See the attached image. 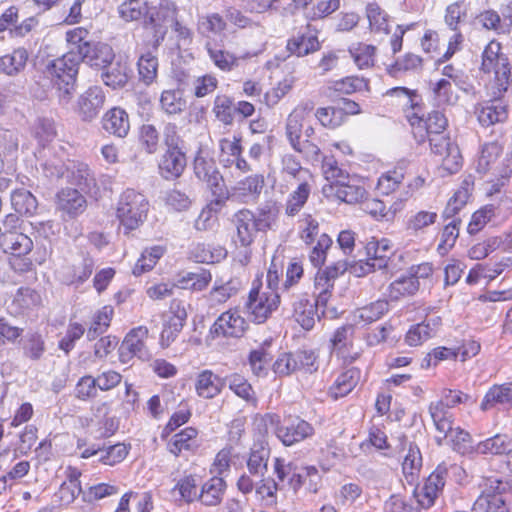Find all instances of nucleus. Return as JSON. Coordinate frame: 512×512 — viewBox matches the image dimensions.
Masks as SVG:
<instances>
[{"instance_id":"f257e3e1","label":"nucleus","mask_w":512,"mask_h":512,"mask_svg":"<svg viewBox=\"0 0 512 512\" xmlns=\"http://www.w3.org/2000/svg\"><path fill=\"white\" fill-rule=\"evenodd\" d=\"M278 214L271 207H263L255 212L249 209L239 210L234 215L237 239L241 246L251 245L258 232L272 230L277 223Z\"/></svg>"},{"instance_id":"f03ea898","label":"nucleus","mask_w":512,"mask_h":512,"mask_svg":"<svg viewBox=\"0 0 512 512\" xmlns=\"http://www.w3.org/2000/svg\"><path fill=\"white\" fill-rule=\"evenodd\" d=\"M149 211L146 197L133 189L125 190L118 201L116 215L124 232L137 229L145 221Z\"/></svg>"},{"instance_id":"7ed1b4c3","label":"nucleus","mask_w":512,"mask_h":512,"mask_svg":"<svg viewBox=\"0 0 512 512\" xmlns=\"http://www.w3.org/2000/svg\"><path fill=\"white\" fill-rule=\"evenodd\" d=\"M264 421L284 446L298 444L311 438L315 433L314 427L299 417L289 416L281 421L277 414H266Z\"/></svg>"},{"instance_id":"20e7f679","label":"nucleus","mask_w":512,"mask_h":512,"mask_svg":"<svg viewBox=\"0 0 512 512\" xmlns=\"http://www.w3.org/2000/svg\"><path fill=\"white\" fill-rule=\"evenodd\" d=\"M79 57L74 52H68L55 59L48 66V73L59 92V98L63 102H69L76 83L78 74Z\"/></svg>"},{"instance_id":"39448f33","label":"nucleus","mask_w":512,"mask_h":512,"mask_svg":"<svg viewBox=\"0 0 512 512\" xmlns=\"http://www.w3.org/2000/svg\"><path fill=\"white\" fill-rule=\"evenodd\" d=\"M480 495L473 506V512H507L502 493L507 484L495 476L483 477L478 484Z\"/></svg>"},{"instance_id":"423d86ee","label":"nucleus","mask_w":512,"mask_h":512,"mask_svg":"<svg viewBox=\"0 0 512 512\" xmlns=\"http://www.w3.org/2000/svg\"><path fill=\"white\" fill-rule=\"evenodd\" d=\"M280 304V293L263 290L261 283L253 282L248 295L246 308L252 320L256 323L265 322L268 317L278 308Z\"/></svg>"},{"instance_id":"0eeeda50","label":"nucleus","mask_w":512,"mask_h":512,"mask_svg":"<svg viewBox=\"0 0 512 512\" xmlns=\"http://www.w3.org/2000/svg\"><path fill=\"white\" fill-rule=\"evenodd\" d=\"M481 69L485 73H494L495 85L499 92L506 91L509 85L510 66L507 57L501 53L499 42L491 41L482 55Z\"/></svg>"},{"instance_id":"6e6552de","label":"nucleus","mask_w":512,"mask_h":512,"mask_svg":"<svg viewBox=\"0 0 512 512\" xmlns=\"http://www.w3.org/2000/svg\"><path fill=\"white\" fill-rule=\"evenodd\" d=\"M391 249V242L388 239L370 241L366 245L368 255L367 261H359L352 267L356 276L360 277L375 270L392 271L391 259L387 252Z\"/></svg>"},{"instance_id":"1a4fd4ad","label":"nucleus","mask_w":512,"mask_h":512,"mask_svg":"<svg viewBox=\"0 0 512 512\" xmlns=\"http://www.w3.org/2000/svg\"><path fill=\"white\" fill-rule=\"evenodd\" d=\"M470 399L468 394L461 391H445L442 398L429 405L428 411L437 431L449 430V422H453V414L450 408L465 403Z\"/></svg>"},{"instance_id":"9d476101","label":"nucleus","mask_w":512,"mask_h":512,"mask_svg":"<svg viewBox=\"0 0 512 512\" xmlns=\"http://www.w3.org/2000/svg\"><path fill=\"white\" fill-rule=\"evenodd\" d=\"M316 355L312 351L298 350L296 352H285L278 356L273 363L272 369L278 376H288L292 373L303 370L312 373L317 370L315 366Z\"/></svg>"},{"instance_id":"9b49d317","label":"nucleus","mask_w":512,"mask_h":512,"mask_svg":"<svg viewBox=\"0 0 512 512\" xmlns=\"http://www.w3.org/2000/svg\"><path fill=\"white\" fill-rule=\"evenodd\" d=\"M274 472L282 486L287 485L297 492L306 482L307 477L319 478L318 470L314 466L297 467L294 463H285L277 458L274 463Z\"/></svg>"},{"instance_id":"f8f14e48","label":"nucleus","mask_w":512,"mask_h":512,"mask_svg":"<svg viewBox=\"0 0 512 512\" xmlns=\"http://www.w3.org/2000/svg\"><path fill=\"white\" fill-rule=\"evenodd\" d=\"M148 338V328L138 326L133 328L124 338L119 348V359L122 363H128L133 357L140 360H149L151 355L146 347L145 340Z\"/></svg>"},{"instance_id":"ddd939ff","label":"nucleus","mask_w":512,"mask_h":512,"mask_svg":"<svg viewBox=\"0 0 512 512\" xmlns=\"http://www.w3.org/2000/svg\"><path fill=\"white\" fill-rule=\"evenodd\" d=\"M431 150L441 157V164L444 170L449 173L457 172L462 165V156L458 146L444 134L428 138Z\"/></svg>"},{"instance_id":"4468645a","label":"nucleus","mask_w":512,"mask_h":512,"mask_svg":"<svg viewBox=\"0 0 512 512\" xmlns=\"http://www.w3.org/2000/svg\"><path fill=\"white\" fill-rule=\"evenodd\" d=\"M448 469L445 465H438L437 468L429 475L424 486L415 492L418 506L420 508H429L434 504L435 499L442 491Z\"/></svg>"},{"instance_id":"2eb2a0df","label":"nucleus","mask_w":512,"mask_h":512,"mask_svg":"<svg viewBox=\"0 0 512 512\" xmlns=\"http://www.w3.org/2000/svg\"><path fill=\"white\" fill-rule=\"evenodd\" d=\"M247 327L246 320L237 310L223 312L210 329L213 337H241Z\"/></svg>"},{"instance_id":"dca6fc26","label":"nucleus","mask_w":512,"mask_h":512,"mask_svg":"<svg viewBox=\"0 0 512 512\" xmlns=\"http://www.w3.org/2000/svg\"><path fill=\"white\" fill-rule=\"evenodd\" d=\"M177 9L173 2L169 0H161L157 7L148 8L146 23L152 25L155 29L156 36L159 39H163L167 27L171 26L176 20Z\"/></svg>"},{"instance_id":"f3484780","label":"nucleus","mask_w":512,"mask_h":512,"mask_svg":"<svg viewBox=\"0 0 512 512\" xmlns=\"http://www.w3.org/2000/svg\"><path fill=\"white\" fill-rule=\"evenodd\" d=\"M437 432L435 440L439 446L447 444L462 455L476 452V446L473 445L470 434L460 427H453V422H449V430Z\"/></svg>"},{"instance_id":"a211bd4d","label":"nucleus","mask_w":512,"mask_h":512,"mask_svg":"<svg viewBox=\"0 0 512 512\" xmlns=\"http://www.w3.org/2000/svg\"><path fill=\"white\" fill-rule=\"evenodd\" d=\"M79 61L95 69H103L114 61L115 53L112 47L103 42L92 41L90 44L84 45L82 53L77 55Z\"/></svg>"},{"instance_id":"6ab92c4d","label":"nucleus","mask_w":512,"mask_h":512,"mask_svg":"<svg viewBox=\"0 0 512 512\" xmlns=\"http://www.w3.org/2000/svg\"><path fill=\"white\" fill-rule=\"evenodd\" d=\"M313 106L310 103H302L296 106L288 115L285 125V134L292 148H296L300 143L304 124L310 115Z\"/></svg>"},{"instance_id":"aec40b11","label":"nucleus","mask_w":512,"mask_h":512,"mask_svg":"<svg viewBox=\"0 0 512 512\" xmlns=\"http://www.w3.org/2000/svg\"><path fill=\"white\" fill-rule=\"evenodd\" d=\"M105 102L104 92L100 87L94 86L80 95L77 102V113L83 121L90 122L95 119Z\"/></svg>"},{"instance_id":"412c9836","label":"nucleus","mask_w":512,"mask_h":512,"mask_svg":"<svg viewBox=\"0 0 512 512\" xmlns=\"http://www.w3.org/2000/svg\"><path fill=\"white\" fill-rule=\"evenodd\" d=\"M56 208L63 217L74 218L85 211L86 199L78 190L65 188L57 194Z\"/></svg>"},{"instance_id":"4be33fe9","label":"nucleus","mask_w":512,"mask_h":512,"mask_svg":"<svg viewBox=\"0 0 512 512\" xmlns=\"http://www.w3.org/2000/svg\"><path fill=\"white\" fill-rule=\"evenodd\" d=\"M354 329L351 325L339 327L335 330L331 338L332 349L338 356L350 362L355 361L360 352L353 349Z\"/></svg>"},{"instance_id":"5701e85b","label":"nucleus","mask_w":512,"mask_h":512,"mask_svg":"<svg viewBox=\"0 0 512 512\" xmlns=\"http://www.w3.org/2000/svg\"><path fill=\"white\" fill-rule=\"evenodd\" d=\"M0 246L3 252L20 257L29 254L34 243L28 235L22 232L5 231L0 234Z\"/></svg>"},{"instance_id":"b1692460","label":"nucleus","mask_w":512,"mask_h":512,"mask_svg":"<svg viewBox=\"0 0 512 512\" xmlns=\"http://www.w3.org/2000/svg\"><path fill=\"white\" fill-rule=\"evenodd\" d=\"M475 113L479 123L484 127L504 122L508 117L507 106L497 99L479 104Z\"/></svg>"},{"instance_id":"393cba45","label":"nucleus","mask_w":512,"mask_h":512,"mask_svg":"<svg viewBox=\"0 0 512 512\" xmlns=\"http://www.w3.org/2000/svg\"><path fill=\"white\" fill-rule=\"evenodd\" d=\"M185 167L186 156L181 148L166 149L159 162V169L165 179L180 177Z\"/></svg>"},{"instance_id":"a878e982","label":"nucleus","mask_w":512,"mask_h":512,"mask_svg":"<svg viewBox=\"0 0 512 512\" xmlns=\"http://www.w3.org/2000/svg\"><path fill=\"white\" fill-rule=\"evenodd\" d=\"M102 127L106 132L123 138L130 130L129 116L124 109L114 107L104 114Z\"/></svg>"},{"instance_id":"bb28decb","label":"nucleus","mask_w":512,"mask_h":512,"mask_svg":"<svg viewBox=\"0 0 512 512\" xmlns=\"http://www.w3.org/2000/svg\"><path fill=\"white\" fill-rule=\"evenodd\" d=\"M447 123V118L440 111H433L429 113L426 119L415 116L411 120V124L414 127V133L420 134V136L423 137L421 132L426 131L428 138L436 135H442L447 127Z\"/></svg>"},{"instance_id":"cd10ccee","label":"nucleus","mask_w":512,"mask_h":512,"mask_svg":"<svg viewBox=\"0 0 512 512\" xmlns=\"http://www.w3.org/2000/svg\"><path fill=\"white\" fill-rule=\"evenodd\" d=\"M286 48L291 54L303 57L318 51L320 49V42L316 32H313L310 26H307L305 32L288 40Z\"/></svg>"},{"instance_id":"c85d7f7f","label":"nucleus","mask_w":512,"mask_h":512,"mask_svg":"<svg viewBox=\"0 0 512 512\" xmlns=\"http://www.w3.org/2000/svg\"><path fill=\"white\" fill-rule=\"evenodd\" d=\"M317 299L312 302L305 296L298 297L293 302V316L295 320L306 330H310L315 325L317 319H319L317 313Z\"/></svg>"},{"instance_id":"c756f323","label":"nucleus","mask_w":512,"mask_h":512,"mask_svg":"<svg viewBox=\"0 0 512 512\" xmlns=\"http://www.w3.org/2000/svg\"><path fill=\"white\" fill-rule=\"evenodd\" d=\"M205 50L213 64L224 72H229L238 66V57L225 50L218 42L208 39L205 42Z\"/></svg>"},{"instance_id":"7c9ffc66","label":"nucleus","mask_w":512,"mask_h":512,"mask_svg":"<svg viewBox=\"0 0 512 512\" xmlns=\"http://www.w3.org/2000/svg\"><path fill=\"white\" fill-rule=\"evenodd\" d=\"M187 313L184 308H179L169 316L168 320L164 323L163 329L160 334V345L162 348L169 347L178 337L182 331Z\"/></svg>"},{"instance_id":"2f4dec72","label":"nucleus","mask_w":512,"mask_h":512,"mask_svg":"<svg viewBox=\"0 0 512 512\" xmlns=\"http://www.w3.org/2000/svg\"><path fill=\"white\" fill-rule=\"evenodd\" d=\"M474 190V178L469 175L463 179L460 187L456 190L454 195L449 199L445 209L444 216L451 218L455 216L458 211L469 201Z\"/></svg>"},{"instance_id":"473e14b6","label":"nucleus","mask_w":512,"mask_h":512,"mask_svg":"<svg viewBox=\"0 0 512 512\" xmlns=\"http://www.w3.org/2000/svg\"><path fill=\"white\" fill-rule=\"evenodd\" d=\"M223 381L210 370L200 372L195 380V390L199 397L212 399L220 394Z\"/></svg>"},{"instance_id":"72a5a7b5","label":"nucleus","mask_w":512,"mask_h":512,"mask_svg":"<svg viewBox=\"0 0 512 512\" xmlns=\"http://www.w3.org/2000/svg\"><path fill=\"white\" fill-rule=\"evenodd\" d=\"M498 404L512 407V383L493 385L485 394L480 408L487 411Z\"/></svg>"},{"instance_id":"f704fd0d","label":"nucleus","mask_w":512,"mask_h":512,"mask_svg":"<svg viewBox=\"0 0 512 512\" xmlns=\"http://www.w3.org/2000/svg\"><path fill=\"white\" fill-rule=\"evenodd\" d=\"M322 172L325 179L329 182L328 185L323 186V193L329 197V192H333L335 186L346 183L351 178L348 172L338 166V163L333 158L325 157L322 161Z\"/></svg>"},{"instance_id":"c9c22d12","label":"nucleus","mask_w":512,"mask_h":512,"mask_svg":"<svg viewBox=\"0 0 512 512\" xmlns=\"http://www.w3.org/2000/svg\"><path fill=\"white\" fill-rule=\"evenodd\" d=\"M226 491V482L223 478L214 476L201 487L199 500L205 506L219 505Z\"/></svg>"},{"instance_id":"e433bc0d","label":"nucleus","mask_w":512,"mask_h":512,"mask_svg":"<svg viewBox=\"0 0 512 512\" xmlns=\"http://www.w3.org/2000/svg\"><path fill=\"white\" fill-rule=\"evenodd\" d=\"M190 255L196 262L210 264L223 260L227 255V251L220 245L202 242L192 246Z\"/></svg>"},{"instance_id":"4c0bfd02","label":"nucleus","mask_w":512,"mask_h":512,"mask_svg":"<svg viewBox=\"0 0 512 512\" xmlns=\"http://www.w3.org/2000/svg\"><path fill=\"white\" fill-rule=\"evenodd\" d=\"M66 173L67 181L82 190H90L95 185L94 176L85 163L69 162Z\"/></svg>"},{"instance_id":"58836bf2","label":"nucleus","mask_w":512,"mask_h":512,"mask_svg":"<svg viewBox=\"0 0 512 512\" xmlns=\"http://www.w3.org/2000/svg\"><path fill=\"white\" fill-rule=\"evenodd\" d=\"M361 372L357 368H350L342 372L330 387L329 393L334 399L349 394L358 384Z\"/></svg>"},{"instance_id":"ea45409f","label":"nucleus","mask_w":512,"mask_h":512,"mask_svg":"<svg viewBox=\"0 0 512 512\" xmlns=\"http://www.w3.org/2000/svg\"><path fill=\"white\" fill-rule=\"evenodd\" d=\"M198 431L193 427H187L175 434L168 443V450L175 456L183 451H194L198 448Z\"/></svg>"},{"instance_id":"a19ab883","label":"nucleus","mask_w":512,"mask_h":512,"mask_svg":"<svg viewBox=\"0 0 512 512\" xmlns=\"http://www.w3.org/2000/svg\"><path fill=\"white\" fill-rule=\"evenodd\" d=\"M270 450L263 444H254L247 460V468L251 475L262 478L268 470Z\"/></svg>"},{"instance_id":"79ce46f5","label":"nucleus","mask_w":512,"mask_h":512,"mask_svg":"<svg viewBox=\"0 0 512 512\" xmlns=\"http://www.w3.org/2000/svg\"><path fill=\"white\" fill-rule=\"evenodd\" d=\"M332 195L345 203L355 204L366 197V190L363 186L357 184V180L354 177H351L346 183L335 186L333 192H329V196Z\"/></svg>"},{"instance_id":"37998d69","label":"nucleus","mask_w":512,"mask_h":512,"mask_svg":"<svg viewBox=\"0 0 512 512\" xmlns=\"http://www.w3.org/2000/svg\"><path fill=\"white\" fill-rule=\"evenodd\" d=\"M311 182L298 183L296 189L288 195L285 203V213L287 216L293 217L297 215L304 207L311 193Z\"/></svg>"},{"instance_id":"c03bdc74","label":"nucleus","mask_w":512,"mask_h":512,"mask_svg":"<svg viewBox=\"0 0 512 512\" xmlns=\"http://www.w3.org/2000/svg\"><path fill=\"white\" fill-rule=\"evenodd\" d=\"M388 311V302L377 300L368 305L356 309L353 314V321L356 324H370L379 320Z\"/></svg>"},{"instance_id":"a18cd8bd","label":"nucleus","mask_w":512,"mask_h":512,"mask_svg":"<svg viewBox=\"0 0 512 512\" xmlns=\"http://www.w3.org/2000/svg\"><path fill=\"white\" fill-rule=\"evenodd\" d=\"M11 205L18 214L32 216L38 208V201L30 191L18 188L11 193Z\"/></svg>"},{"instance_id":"49530a36","label":"nucleus","mask_w":512,"mask_h":512,"mask_svg":"<svg viewBox=\"0 0 512 512\" xmlns=\"http://www.w3.org/2000/svg\"><path fill=\"white\" fill-rule=\"evenodd\" d=\"M27 60L26 49H15L11 54L0 57V72L8 76L17 75L25 68Z\"/></svg>"},{"instance_id":"de8ad7c7","label":"nucleus","mask_w":512,"mask_h":512,"mask_svg":"<svg viewBox=\"0 0 512 512\" xmlns=\"http://www.w3.org/2000/svg\"><path fill=\"white\" fill-rule=\"evenodd\" d=\"M101 78L105 85L117 89L123 87L128 81V68L121 62H111L107 67L100 69Z\"/></svg>"},{"instance_id":"09e8293b","label":"nucleus","mask_w":512,"mask_h":512,"mask_svg":"<svg viewBox=\"0 0 512 512\" xmlns=\"http://www.w3.org/2000/svg\"><path fill=\"white\" fill-rule=\"evenodd\" d=\"M511 450L512 440L505 434H497L476 445V452L480 454L502 455Z\"/></svg>"},{"instance_id":"8fccbe9b","label":"nucleus","mask_w":512,"mask_h":512,"mask_svg":"<svg viewBox=\"0 0 512 512\" xmlns=\"http://www.w3.org/2000/svg\"><path fill=\"white\" fill-rule=\"evenodd\" d=\"M281 172L298 183L313 181L309 169L303 167L300 161L292 154H285L281 159Z\"/></svg>"},{"instance_id":"3c124183","label":"nucleus","mask_w":512,"mask_h":512,"mask_svg":"<svg viewBox=\"0 0 512 512\" xmlns=\"http://www.w3.org/2000/svg\"><path fill=\"white\" fill-rule=\"evenodd\" d=\"M419 289V281L415 276L401 277L389 285L388 297L399 300L405 296L414 295Z\"/></svg>"},{"instance_id":"603ef678","label":"nucleus","mask_w":512,"mask_h":512,"mask_svg":"<svg viewBox=\"0 0 512 512\" xmlns=\"http://www.w3.org/2000/svg\"><path fill=\"white\" fill-rule=\"evenodd\" d=\"M265 185V179L262 174H252L239 180L234 186V191L244 197L257 198Z\"/></svg>"},{"instance_id":"864d4df0","label":"nucleus","mask_w":512,"mask_h":512,"mask_svg":"<svg viewBox=\"0 0 512 512\" xmlns=\"http://www.w3.org/2000/svg\"><path fill=\"white\" fill-rule=\"evenodd\" d=\"M212 280V275L208 270L199 269L196 272H186L178 279V284L183 289L194 291L204 290Z\"/></svg>"},{"instance_id":"5fc2aeb1","label":"nucleus","mask_w":512,"mask_h":512,"mask_svg":"<svg viewBox=\"0 0 512 512\" xmlns=\"http://www.w3.org/2000/svg\"><path fill=\"white\" fill-rule=\"evenodd\" d=\"M162 110L169 115L179 114L186 108V101L179 89L164 90L160 97Z\"/></svg>"},{"instance_id":"6e6d98bb","label":"nucleus","mask_w":512,"mask_h":512,"mask_svg":"<svg viewBox=\"0 0 512 512\" xmlns=\"http://www.w3.org/2000/svg\"><path fill=\"white\" fill-rule=\"evenodd\" d=\"M366 17L371 31L389 33L388 15L377 3H369L366 6Z\"/></svg>"},{"instance_id":"4d7b16f0","label":"nucleus","mask_w":512,"mask_h":512,"mask_svg":"<svg viewBox=\"0 0 512 512\" xmlns=\"http://www.w3.org/2000/svg\"><path fill=\"white\" fill-rule=\"evenodd\" d=\"M163 254L164 248L161 246H154L145 249L133 268V274L135 276H140L143 273L152 270Z\"/></svg>"},{"instance_id":"13d9d810","label":"nucleus","mask_w":512,"mask_h":512,"mask_svg":"<svg viewBox=\"0 0 512 512\" xmlns=\"http://www.w3.org/2000/svg\"><path fill=\"white\" fill-rule=\"evenodd\" d=\"M226 28V22L222 16L217 13H211L201 16L198 19L197 30L198 32L208 39L210 34H219Z\"/></svg>"},{"instance_id":"bf43d9fd","label":"nucleus","mask_w":512,"mask_h":512,"mask_svg":"<svg viewBox=\"0 0 512 512\" xmlns=\"http://www.w3.org/2000/svg\"><path fill=\"white\" fill-rule=\"evenodd\" d=\"M404 180V172L401 168H396L383 173L377 182L376 189L381 195H390L395 192Z\"/></svg>"},{"instance_id":"052dcab7","label":"nucleus","mask_w":512,"mask_h":512,"mask_svg":"<svg viewBox=\"0 0 512 512\" xmlns=\"http://www.w3.org/2000/svg\"><path fill=\"white\" fill-rule=\"evenodd\" d=\"M271 344V340H265L264 343L257 349L250 352L249 365L254 375L262 376L267 372L266 365L271 360V355L266 347Z\"/></svg>"},{"instance_id":"680f3d73","label":"nucleus","mask_w":512,"mask_h":512,"mask_svg":"<svg viewBox=\"0 0 512 512\" xmlns=\"http://www.w3.org/2000/svg\"><path fill=\"white\" fill-rule=\"evenodd\" d=\"M121 18L125 21H137L145 18L147 20L148 6L142 0H127L118 8Z\"/></svg>"},{"instance_id":"e2e57ef3","label":"nucleus","mask_w":512,"mask_h":512,"mask_svg":"<svg viewBox=\"0 0 512 512\" xmlns=\"http://www.w3.org/2000/svg\"><path fill=\"white\" fill-rule=\"evenodd\" d=\"M229 388L247 402H256L255 392L251 384L240 374L234 373L225 378Z\"/></svg>"},{"instance_id":"0e129e2a","label":"nucleus","mask_w":512,"mask_h":512,"mask_svg":"<svg viewBox=\"0 0 512 512\" xmlns=\"http://www.w3.org/2000/svg\"><path fill=\"white\" fill-rule=\"evenodd\" d=\"M434 100L438 105H453L458 100V95L452 90V83L446 78H442L432 84Z\"/></svg>"},{"instance_id":"69168bd1","label":"nucleus","mask_w":512,"mask_h":512,"mask_svg":"<svg viewBox=\"0 0 512 512\" xmlns=\"http://www.w3.org/2000/svg\"><path fill=\"white\" fill-rule=\"evenodd\" d=\"M502 152V147L497 142L487 143L482 147L480 157L478 159L477 169L479 172L486 173L490 170L494 171V164Z\"/></svg>"},{"instance_id":"338daca9","label":"nucleus","mask_w":512,"mask_h":512,"mask_svg":"<svg viewBox=\"0 0 512 512\" xmlns=\"http://www.w3.org/2000/svg\"><path fill=\"white\" fill-rule=\"evenodd\" d=\"M375 51V46L363 43H359L349 48V53L359 69L373 66Z\"/></svg>"},{"instance_id":"774afa93","label":"nucleus","mask_w":512,"mask_h":512,"mask_svg":"<svg viewBox=\"0 0 512 512\" xmlns=\"http://www.w3.org/2000/svg\"><path fill=\"white\" fill-rule=\"evenodd\" d=\"M158 60L150 52L141 55L138 60V72L142 82L152 84L157 77Z\"/></svg>"}]
</instances>
